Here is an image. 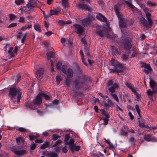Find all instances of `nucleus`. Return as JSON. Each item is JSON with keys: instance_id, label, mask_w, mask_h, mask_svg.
<instances>
[{"instance_id": "nucleus-43", "label": "nucleus", "mask_w": 157, "mask_h": 157, "mask_svg": "<svg viewBox=\"0 0 157 157\" xmlns=\"http://www.w3.org/2000/svg\"><path fill=\"white\" fill-rule=\"evenodd\" d=\"M148 21L147 23L149 26H151L152 25L153 22L151 18V17H148L147 18Z\"/></svg>"}, {"instance_id": "nucleus-48", "label": "nucleus", "mask_w": 157, "mask_h": 157, "mask_svg": "<svg viewBox=\"0 0 157 157\" xmlns=\"http://www.w3.org/2000/svg\"><path fill=\"white\" fill-rule=\"evenodd\" d=\"M120 9L119 5L118 4L116 5L114 7V10L115 13L119 12Z\"/></svg>"}, {"instance_id": "nucleus-61", "label": "nucleus", "mask_w": 157, "mask_h": 157, "mask_svg": "<svg viewBox=\"0 0 157 157\" xmlns=\"http://www.w3.org/2000/svg\"><path fill=\"white\" fill-rule=\"evenodd\" d=\"M17 25V23H13L10 24L8 26V28H10L16 26Z\"/></svg>"}, {"instance_id": "nucleus-64", "label": "nucleus", "mask_w": 157, "mask_h": 157, "mask_svg": "<svg viewBox=\"0 0 157 157\" xmlns=\"http://www.w3.org/2000/svg\"><path fill=\"white\" fill-rule=\"evenodd\" d=\"M108 89L109 91L112 93H113L115 92V89L112 86L109 88Z\"/></svg>"}, {"instance_id": "nucleus-58", "label": "nucleus", "mask_w": 157, "mask_h": 157, "mask_svg": "<svg viewBox=\"0 0 157 157\" xmlns=\"http://www.w3.org/2000/svg\"><path fill=\"white\" fill-rule=\"evenodd\" d=\"M75 94L77 96H79V97H82L83 95L82 93L78 91H76L75 92Z\"/></svg>"}, {"instance_id": "nucleus-25", "label": "nucleus", "mask_w": 157, "mask_h": 157, "mask_svg": "<svg viewBox=\"0 0 157 157\" xmlns=\"http://www.w3.org/2000/svg\"><path fill=\"white\" fill-rule=\"evenodd\" d=\"M75 141L73 139H71L69 141H67L65 143L66 145H68L69 148L73 146L75 144L74 143Z\"/></svg>"}, {"instance_id": "nucleus-22", "label": "nucleus", "mask_w": 157, "mask_h": 157, "mask_svg": "<svg viewBox=\"0 0 157 157\" xmlns=\"http://www.w3.org/2000/svg\"><path fill=\"white\" fill-rule=\"evenodd\" d=\"M112 54L113 55H116L117 54H120L121 52H119L117 49V47L114 46H112Z\"/></svg>"}, {"instance_id": "nucleus-52", "label": "nucleus", "mask_w": 157, "mask_h": 157, "mask_svg": "<svg viewBox=\"0 0 157 157\" xmlns=\"http://www.w3.org/2000/svg\"><path fill=\"white\" fill-rule=\"evenodd\" d=\"M111 94L112 95L113 98L117 102H119V99L117 97V95L115 94Z\"/></svg>"}, {"instance_id": "nucleus-57", "label": "nucleus", "mask_w": 157, "mask_h": 157, "mask_svg": "<svg viewBox=\"0 0 157 157\" xmlns=\"http://www.w3.org/2000/svg\"><path fill=\"white\" fill-rule=\"evenodd\" d=\"M115 13L118 18L119 21L121 19H122L123 18L122 17V16L120 14L119 12H117Z\"/></svg>"}, {"instance_id": "nucleus-54", "label": "nucleus", "mask_w": 157, "mask_h": 157, "mask_svg": "<svg viewBox=\"0 0 157 157\" xmlns=\"http://www.w3.org/2000/svg\"><path fill=\"white\" fill-rule=\"evenodd\" d=\"M147 4L148 6L150 7L155 6L156 5V4L152 3L151 1H149L147 2Z\"/></svg>"}, {"instance_id": "nucleus-4", "label": "nucleus", "mask_w": 157, "mask_h": 157, "mask_svg": "<svg viewBox=\"0 0 157 157\" xmlns=\"http://www.w3.org/2000/svg\"><path fill=\"white\" fill-rule=\"evenodd\" d=\"M111 65L114 66L113 69H110V73H115L116 72H121L123 68L122 65L120 63H118L117 60L112 58L110 61Z\"/></svg>"}, {"instance_id": "nucleus-31", "label": "nucleus", "mask_w": 157, "mask_h": 157, "mask_svg": "<svg viewBox=\"0 0 157 157\" xmlns=\"http://www.w3.org/2000/svg\"><path fill=\"white\" fill-rule=\"evenodd\" d=\"M138 122L139 123V126L141 128H149V126L145 125L144 122L142 121H140L139 120Z\"/></svg>"}, {"instance_id": "nucleus-21", "label": "nucleus", "mask_w": 157, "mask_h": 157, "mask_svg": "<svg viewBox=\"0 0 157 157\" xmlns=\"http://www.w3.org/2000/svg\"><path fill=\"white\" fill-rule=\"evenodd\" d=\"M124 83L125 85L128 88L130 89L133 93H136V91L134 86L132 85L131 83H128L127 82H126Z\"/></svg>"}, {"instance_id": "nucleus-3", "label": "nucleus", "mask_w": 157, "mask_h": 157, "mask_svg": "<svg viewBox=\"0 0 157 157\" xmlns=\"http://www.w3.org/2000/svg\"><path fill=\"white\" fill-rule=\"evenodd\" d=\"M37 1V0H29V2L26 6L22 7L20 9L21 13H23L24 12L26 14L30 13V10L35 7L34 5Z\"/></svg>"}, {"instance_id": "nucleus-2", "label": "nucleus", "mask_w": 157, "mask_h": 157, "mask_svg": "<svg viewBox=\"0 0 157 157\" xmlns=\"http://www.w3.org/2000/svg\"><path fill=\"white\" fill-rule=\"evenodd\" d=\"M17 94V103H19L20 99L21 98L22 93L18 89L14 87L10 88L9 89V96L10 97L11 100L16 99V97Z\"/></svg>"}, {"instance_id": "nucleus-14", "label": "nucleus", "mask_w": 157, "mask_h": 157, "mask_svg": "<svg viewBox=\"0 0 157 157\" xmlns=\"http://www.w3.org/2000/svg\"><path fill=\"white\" fill-rule=\"evenodd\" d=\"M101 27L98 25L97 27V30L96 31V33L101 37H103L105 35L104 31L103 29H100Z\"/></svg>"}, {"instance_id": "nucleus-41", "label": "nucleus", "mask_w": 157, "mask_h": 157, "mask_svg": "<svg viewBox=\"0 0 157 157\" xmlns=\"http://www.w3.org/2000/svg\"><path fill=\"white\" fill-rule=\"evenodd\" d=\"M35 29L38 32H40L41 30L40 25L38 24H35L34 25Z\"/></svg>"}, {"instance_id": "nucleus-29", "label": "nucleus", "mask_w": 157, "mask_h": 157, "mask_svg": "<svg viewBox=\"0 0 157 157\" xmlns=\"http://www.w3.org/2000/svg\"><path fill=\"white\" fill-rule=\"evenodd\" d=\"M149 85L151 88L152 89H154L155 88V86L156 85V82L153 80L151 79L149 82Z\"/></svg>"}, {"instance_id": "nucleus-15", "label": "nucleus", "mask_w": 157, "mask_h": 157, "mask_svg": "<svg viewBox=\"0 0 157 157\" xmlns=\"http://www.w3.org/2000/svg\"><path fill=\"white\" fill-rule=\"evenodd\" d=\"M140 22L141 25H143V26L145 27L148 28H150L147 23V21L143 17H140Z\"/></svg>"}, {"instance_id": "nucleus-20", "label": "nucleus", "mask_w": 157, "mask_h": 157, "mask_svg": "<svg viewBox=\"0 0 157 157\" xmlns=\"http://www.w3.org/2000/svg\"><path fill=\"white\" fill-rule=\"evenodd\" d=\"M80 147L79 146H77L75 144L73 146L71 147L70 148L72 153H73L75 151H78L80 149Z\"/></svg>"}, {"instance_id": "nucleus-39", "label": "nucleus", "mask_w": 157, "mask_h": 157, "mask_svg": "<svg viewBox=\"0 0 157 157\" xmlns=\"http://www.w3.org/2000/svg\"><path fill=\"white\" fill-rule=\"evenodd\" d=\"M101 120H103V124L104 125H107L108 124V121H109V119L108 118H101L100 119Z\"/></svg>"}, {"instance_id": "nucleus-34", "label": "nucleus", "mask_w": 157, "mask_h": 157, "mask_svg": "<svg viewBox=\"0 0 157 157\" xmlns=\"http://www.w3.org/2000/svg\"><path fill=\"white\" fill-rule=\"evenodd\" d=\"M68 0H62V4L65 9L67 8L68 7Z\"/></svg>"}, {"instance_id": "nucleus-36", "label": "nucleus", "mask_w": 157, "mask_h": 157, "mask_svg": "<svg viewBox=\"0 0 157 157\" xmlns=\"http://www.w3.org/2000/svg\"><path fill=\"white\" fill-rule=\"evenodd\" d=\"M141 67H144L147 69H148V70H152L151 67H150V65L148 64H146L145 63H144L141 66Z\"/></svg>"}, {"instance_id": "nucleus-37", "label": "nucleus", "mask_w": 157, "mask_h": 157, "mask_svg": "<svg viewBox=\"0 0 157 157\" xmlns=\"http://www.w3.org/2000/svg\"><path fill=\"white\" fill-rule=\"evenodd\" d=\"M60 137V136L54 134L52 135V139L54 141H56Z\"/></svg>"}, {"instance_id": "nucleus-9", "label": "nucleus", "mask_w": 157, "mask_h": 157, "mask_svg": "<svg viewBox=\"0 0 157 157\" xmlns=\"http://www.w3.org/2000/svg\"><path fill=\"white\" fill-rule=\"evenodd\" d=\"M40 94L39 93L36 97L33 100V104L35 106V105H38L42 102V99Z\"/></svg>"}, {"instance_id": "nucleus-1", "label": "nucleus", "mask_w": 157, "mask_h": 157, "mask_svg": "<svg viewBox=\"0 0 157 157\" xmlns=\"http://www.w3.org/2000/svg\"><path fill=\"white\" fill-rule=\"evenodd\" d=\"M88 80L89 81H91L90 79L84 74L76 76L73 81L75 88L76 90L82 89L86 90L88 89L89 87L86 83Z\"/></svg>"}, {"instance_id": "nucleus-12", "label": "nucleus", "mask_w": 157, "mask_h": 157, "mask_svg": "<svg viewBox=\"0 0 157 157\" xmlns=\"http://www.w3.org/2000/svg\"><path fill=\"white\" fill-rule=\"evenodd\" d=\"M91 22L92 20L90 17H86L82 21V23L84 26L89 25Z\"/></svg>"}, {"instance_id": "nucleus-55", "label": "nucleus", "mask_w": 157, "mask_h": 157, "mask_svg": "<svg viewBox=\"0 0 157 157\" xmlns=\"http://www.w3.org/2000/svg\"><path fill=\"white\" fill-rule=\"evenodd\" d=\"M22 140L23 138L21 136L17 137L16 139V142L18 144H19L20 143L21 141H22Z\"/></svg>"}, {"instance_id": "nucleus-11", "label": "nucleus", "mask_w": 157, "mask_h": 157, "mask_svg": "<svg viewBox=\"0 0 157 157\" xmlns=\"http://www.w3.org/2000/svg\"><path fill=\"white\" fill-rule=\"evenodd\" d=\"M73 26L75 28V30H77V33L81 34L83 32V28L81 26L78 24L73 25Z\"/></svg>"}, {"instance_id": "nucleus-38", "label": "nucleus", "mask_w": 157, "mask_h": 157, "mask_svg": "<svg viewBox=\"0 0 157 157\" xmlns=\"http://www.w3.org/2000/svg\"><path fill=\"white\" fill-rule=\"evenodd\" d=\"M62 64V62L61 61H59L56 64V67L58 70H61Z\"/></svg>"}, {"instance_id": "nucleus-60", "label": "nucleus", "mask_w": 157, "mask_h": 157, "mask_svg": "<svg viewBox=\"0 0 157 157\" xmlns=\"http://www.w3.org/2000/svg\"><path fill=\"white\" fill-rule=\"evenodd\" d=\"M37 145L33 143L31 145L30 149L32 150H34L36 147Z\"/></svg>"}, {"instance_id": "nucleus-49", "label": "nucleus", "mask_w": 157, "mask_h": 157, "mask_svg": "<svg viewBox=\"0 0 157 157\" xmlns=\"http://www.w3.org/2000/svg\"><path fill=\"white\" fill-rule=\"evenodd\" d=\"M18 21L21 23H25V18L23 17H20Z\"/></svg>"}, {"instance_id": "nucleus-46", "label": "nucleus", "mask_w": 157, "mask_h": 157, "mask_svg": "<svg viewBox=\"0 0 157 157\" xmlns=\"http://www.w3.org/2000/svg\"><path fill=\"white\" fill-rule=\"evenodd\" d=\"M129 142L132 144H134V143L136 142V140L133 137H130L129 139Z\"/></svg>"}, {"instance_id": "nucleus-40", "label": "nucleus", "mask_w": 157, "mask_h": 157, "mask_svg": "<svg viewBox=\"0 0 157 157\" xmlns=\"http://www.w3.org/2000/svg\"><path fill=\"white\" fill-rule=\"evenodd\" d=\"M135 108L138 115L140 117H141V115L140 114V109L139 105L137 104L136 105H135Z\"/></svg>"}, {"instance_id": "nucleus-8", "label": "nucleus", "mask_w": 157, "mask_h": 157, "mask_svg": "<svg viewBox=\"0 0 157 157\" xmlns=\"http://www.w3.org/2000/svg\"><path fill=\"white\" fill-rule=\"evenodd\" d=\"M100 96L102 97L104 99H105L107 98V102H104V106L106 109H108L109 107L113 106L114 105V103L112 101L108 98V97L107 96H103L102 94H101Z\"/></svg>"}, {"instance_id": "nucleus-33", "label": "nucleus", "mask_w": 157, "mask_h": 157, "mask_svg": "<svg viewBox=\"0 0 157 157\" xmlns=\"http://www.w3.org/2000/svg\"><path fill=\"white\" fill-rule=\"evenodd\" d=\"M125 2L127 4L128 6L133 11L135 10L136 8L132 4L128 1H125Z\"/></svg>"}, {"instance_id": "nucleus-35", "label": "nucleus", "mask_w": 157, "mask_h": 157, "mask_svg": "<svg viewBox=\"0 0 157 157\" xmlns=\"http://www.w3.org/2000/svg\"><path fill=\"white\" fill-rule=\"evenodd\" d=\"M84 52L86 56L88 57L90 56V53L89 52V48L87 46L84 47Z\"/></svg>"}, {"instance_id": "nucleus-45", "label": "nucleus", "mask_w": 157, "mask_h": 157, "mask_svg": "<svg viewBox=\"0 0 157 157\" xmlns=\"http://www.w3.org/2000/svg\"><path fill=\"white\" fill-rule=\"evenodd\" d=\"M44 45L45 48L48 50H51V47L50 46L48 42H46L44 43Z\"/></svg>"}, {"instance_id": "nucleus-10", "label": "nucleus", "mask_w": 157, "mask_h": 157, "mask_svg": "<svg viewBox=\"0 0 157 157\" xmlns=\"http://www.w3.org/2000/svg\"><path fill=\"white\" fill-rule=\"evenodd\" d=\"M43 154L45 156H48V157H57L58 155L57 153L47 151H43Z\"/></svg>"}, {"instance_id": "nucleus-47", "label": "nucleus", "mask_w": 157, "mask_h": 157, "mask_svg": "<svg viewBox=\"0 0 157 157\" xmlns=\"http://www.w3.org/2000/svg\"><path fill=\"white\" fill-rule=\"evenodd\" d=\"M129 56V55L127 56L125 54H123L121 55V58L123 61H125L127 60L128 58V57Z\"/></svg>"}, {"instance_id": "nucleus-62", "label": "nucleus", "mask_w": 157, "mask_h": 157, "mask_svg": "<svg viewBox=\"0 0 157 157\" xmlns=\"http://www.w3.org/2000/svg\"><path fill=\"white\" fill-rule=\"evenodd\" d=\"M62 151L63 152L66 153L68 151L67 149V146H64L62 149Z\"/></svg>"}, {"instance_id": "nucleus-23", "label": "nucleus", "mask_w": 157, "mask_h": 157, "mask_svg": "<svg viewBox=\"0 0 157 157\" xmlns=\"http://www.w3.org/2000/svg\"><path fill=\"white\" fill-rule=\"evenodd\" d=\"M61 9L60 8H58V10H51L50 11V13H51L52 15H58L59 13H60Z\"/></svg>"}, {"instance_id": "nucleus-24", "label": "nucleus", "mask_w": 157, "mask_h": 157, "mask_svg": "<svg viewBox=\"0 0 157 157\" xmlns=\"http://www.w3.org/2000/svg\"><path fill=\"white\" fill-rule=\"evenodd\" d=\"M25 105L26 107L31 109H36V108L34 106L33 104L32 103L26 102L25 103Z\"/></svg>"}, {"instance_id": "nucleus-27", "label": "nucleus", "mask_w": 157, "mask_h": 157, "mask_svg": "<svg viewBox=\"0 0 157 157\" xmlns=\"http://www.w3.org/2000/svg\"><path fill=\"white\" fill-rule=\"evenodd\" d=\"M50 146L49 145V143L48 141H45L40 147V148L41 149H44L47 147Z\"/></svg>"}, {"instance_id": "nucleus-18", "label": "nucleus", "mask_w": 157, "mask_h": 157, "mask_svg": "<svg viewBox=\"0 0 157 157\" xmlns=\"http://www.w3.org/2000/svg\"><path fill=\"white\" fill-rule=\"evenodd\" d=\"M96 18L97 19L102 22H107L106 18L101 14L99 13L96 16Z\"/></svg>"}, {"instance_id": "nucleus-16", "label": "nucleus", "mask_w": 157, "mask_h": 157, "mask_svg": "<svg viewBox=\"0 0 157 157\" xmlns=\"http://www.w3.org/2000/svg\"><path fill=\"white\" fill-rule=\"evenodd\" d=\"M44 72L43 69L42 68H39L36 72V77L37 79L41 78L43 75Z\"/></svg>"}, {"instance_id": "nucleus-5", "label": "nucleus", "mask_w": 157, "mask_h": 157, "mask_svg": "<svg viewBox=\"0 0 157 157\" xmlns=\"http://www.w3.org/2000/svg\"><path fill=\"white\" fill-rule=\"evenodd\" d=\"M85 2L80 1L76 4V6L78 10H84L90 11L92 8L89 5L85 4Z\"/></svg>"}, {"instance_id": "nucleus-59", "label": "nucleus", "mask_w": 157, "mask_h": 157, "mask_svg": "<svg viewBox=\"0 0 157 157\" xmlns=\"http://www.w3.org/2000/svg\"><path fill=\"white\" fill-rule=\"evenodd\" d=\"M10 20H13L15 19L16 17V16L13 14H9Z\"/></svg>"}, {"instance_id": "nucleus-53", "label": "nucleus", "mask_w": 157, "mask_h": 157, "mask_svg": "<svg viewBox=\"0 0 157 157\" xmlns=\"http://www.w3.org/2000/svg\"><path fill=\"white\" fill-rule=\"evenodd\" d=\"M67 66L66 65H63L61 67V71L64 73L66 74V71L67 70H66Z\"/></svg>"}, {"instance_id": "nucleus-42", "label": "nucleus", "mask_w": 157, "mask_h": 157, "mask_svg": "<svg viewBox=\"0 0 157 157\" xmlns=\"http://www.w3.org/2000/svg\"><path fill=\"white\" fill-rule=\"evenodd\" d=\"M148 21L147 23L149 26H151L152 25L153 22L151 18V17H148L147 18Z\"/></svg>"}, {"instance_id": "nucleus-13", "label": "nucleus", "mask_w": 157, "mask_h": 157, "mask_svg": "<svg viewBox=\"0 0 157 157\" xmlns=\"http://www.w3.org/2000/svg\"><path fill=\"white\" fill-rule=\"evenodd\" d=\"M144 139L147 142H156V140L154 138L151 137V135L147 134H145L144 136Z\"/></svg>"}, {"instance_id": "nucleus-17", "label": "nucleus", "mask_w": 157, "mask_h": 157, "mask_svg": "<svg viewBox=\"0 0 157 157\" xmlns=\"http://www.w3.org/2000/svg\"><path fill=\"white\" fill-rule=\"evenodd\" d=\"M66 74L67 78H72L73 76V71L70 68H68L66 71Z\"/></svg>"}, {"instance_id": "nucleus-28", "label": "nucleus", "mask_w": 157, "mask_h": 157, "mask_svg": "<svg viewBox=\"0 0 157 157\" xmlns=\"http://www.w3.org/2000/svg\"><path fill=\"white\" fill-rule=\"evenodd\" d=\"M62 141L61 140H58L57 141L55 142L54 144H51L50 145L51 147H56L58 145L61 144Z\"/></svg>"}, {"instance_id": "nucleus-19", "label": "nucleus", "mask_w": 157, "mask_h": 157, "mask_svg": "<svg viewBox=\"0 0 157 157\" xmlns=\"http://www.w3.org/2000/svg\"><path fill=\"white\" fill-rule=\"evenodd\" d=\"M119 24L120 28H125L127 26L126 20L124 18L119 20Z\"/></svg>"}, {"instance_id": "nucleus-50", "label": "nucleus", "mask_w": 157, "mask_h": 157, "mask_svg": "<svg viewBox=\"0 0 157 157\" xmlns=\"http://www.w3.org/2000/svg\"><path fill=\"white\" fill-rule=\"evenodd\" d=\"M70 138V135L68 134H66L65 136L64 139V141L65 142V143L67 141H68Z\"/></svg>"}, {"instance_id": "nucleus-63", "label": "nucleus", "mask_w": 157, "mask_h": 157, "mask_svg": "<svg viewBox=\"0 0 157 157\" xmlns=\"http://www.w3.org/2000/svg\"><path fill=\"white\" fill-rule=\"evenodd\" d=\"M52 104L54 105H57L59 103V101L57 99H55L52 102Z\"/></svg>"}, {"instance_id": "nucleus-26", "label": "nucleus", "mask_w": 157, "mask_h": 157, "mask_svg": "<svg viewBox=\"0 0 157 157\" xmlns=\"http://www.w3.org/2000/svg\"><path fill=\"white\" fill-rule=\"evenodd\" d=\"M40 95L41 98H44L46 100H49L50 98V97L43 91L40 92Z\"/></svg>"}, {"instance_id": "nucleus-7", "label": "nucleus", "mask_w": 157, "mask_h": 157, "mask_svg": "<svg viewBox=\"0 0 157 157\" xmlns=\"http://www.w3.org/2000/svg\"><path fill=\"white\" fill-rule=\"evenodd\" d=\"M12 149L14 153L17 155H21L27 153L26 150H19L18 146H14L13 147Z\"/></svg>"}, {"instance_id": "nucleus-51", "label": "nucleus", "mask_w": 157, "mask_h": 157, "mask_svg": "<svg viewBox=\"0 0 157 157\" xmlns=\"http://www.w3.org/2000/svg\"><path fill=\"white\" fill-rule=\"evenodd\" d=\"M81 42L83 44L84 47H86V46H87V42L85 38L83 37L81 39Z\"/></svg>"}, {"instance_id": "nucleus-30", "label": "nucleus", "mask_w": 157, "mask_h": 157, "mask_svg": "<svg viewBox=\"0 0 157 157\" xmlns=\"http://www.w3.org/2000/svg\"><path fill=\"white\" fill-rule=\"evenodd\" d=\"M55 55V53L52 52L47 53L46 55L48 60H49L51 58L54 57Z\"/></svg>"}, {"instance_id": "nucleus-56", "label": "nucleus", "mask_w": 157, "mask_h": 157, "mask_svg": "<svg viewBox=\"0 0 157 157\" xmlns=\"http://www.w3.org/2000/svg\"><path fill=\"white\" fill-rule=\"evenodd\" d=\"M16 130H18L21 132H25L26 131V129L23 127H19L18 128H17Z\"/></svg>"}, {"instance_id": "nucleus-32", "label": "nucleus", "mask_w": 157, "mask_h": 157, "mask_svg": "<svg viewBox=\"0 0 157 157\" xmlns=\"http://www.w3.org/2000/svg\"><path fill=\"white\" fill-rule=\"evenodd\" d=\"M64 82V84L67 87H69L71 84V81L69 79V78H65Z\"/></svg>"}, {"instance_id": "nucleus-6", "label": "nucleus", "mask_w": 157, "mask_h": 157, "mask_svg": "<svg viewBox=\"0 0 157 157\" xmlns=\"http://www.w3.org/2000/svg\"><path fill=\"white\" fill-rule=\"evenodd\" d=\"M132 42V40L131 38H125L123 42V44L124 48L126 50L130 49L132 46L131 44Z\"/></svg>"}, {"instance_id": "nucleus-44", "label": "nucleus", "mask_w": 157, "mask_h": 157, "mask_svg": "<svg viewBox=\"0 0 157 157\" xmlns=\"http://www.w3.org/2000/svg\"><path fill=\"white\" fill-rule=\"evenodd\" d=\"M24 0H15V3L18 6L20 5L24 2Z\"/></svg>"}]
</instances>
